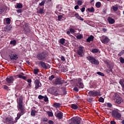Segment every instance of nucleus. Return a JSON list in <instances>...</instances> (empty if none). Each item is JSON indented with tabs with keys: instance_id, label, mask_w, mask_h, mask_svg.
Here are the masks:
<instances>
[{
	"instance_id": "f257e3e1",
	"label": "nucleus",
	"mask_w": 124,
	"mask_h": 124,
	"mask_svg": "<svg viewBox=\"0 0 124 124\" xmlns=\"http://www.w3.org/2000/svg\"><path fill=\"white\" fill-rule=\"evenodd\" d=\"M17 109L20 111L17 114V117H16L15 121H14L13 118L11 117H6L5 118V121L9 123V124H14L17 122L18 120L20 118L22 115H23L26 113V109L25 108L24 106L23 105V100L21 98H19L18 102H17Z\"/></svg>"
},
{
	"instance_id": "f03ea898",
	"label": "nucleus",
	"mask_w": 124,
	"mask_h": 124,
	"mask_svg": "<svg viewBox=\"0 0 124 124\" xmlns=\"http://www.w3.org/2000/svg\"><path fill=\"white\" fill-rule=\"evenodd\" d=\"M48 55V51H42V52H39L36 56L37 59L40 61L39 64H40L42 68L45 69V70H47L50 68L49 65L46 66V63L44 62V61L47 60Z\"/></svg>"
},
{
	"instance_id": "7ed1b4c3",
	"label": "nucleus",
	"mask_w": 124,
	"mask_h": 124,
	"mask_svg": "<svg viewBox=\"0 0 124 124\" xmlns=\"http://www.w3.org/2000/svg\"><path fill=\"white\" fill-rule=\"evenodd\" d=\"M111 115L113 118L116 119L117 120L120 119L122 117L121 113L119 112L118 109H114L112 110Z\"/></svg>"
},
{
	"instance_id": "20e7f679",
	"label": "nucleus",
	"mask_w": 124,
	"mask_h": 124,
	"mask_svg": "<svg viewBox=\"0 0 124 124\" xmlns=\"http://www.w3.org/2000/svg\"><path fill=\"white\" fill-rule=\"evenodd\" d=\"M87 59L93 64H96V65H98V64H99V61H97V60H96L94 57H93V56H88Z\"/></svg>"
},
{
	"instance_id": "39448f33",
	"label": "nucleus",
	"mask_w": 124,
	"mask_h": 124,
	"mask_svg": "<svg viewBox=\"0 0 124 124\" xmlns=\"http://www.w3.org/2000/svg\"><path fill=\"white\" fill-rule=\"evenodd\" d=\"M85 51V48L83 47V46H80L78 47L77 50V53L78 55H79L80 57H83V54Z\"/></svg>"
},
{
	"instance_id": "423d86ee",
	"label": "nucleus",
	"mask_w": 124,
	"mask_h": 124,
	"mask_svg": "<svg viewBox=\"0 0 124 124\" xmlns=\"http://www.w3.org/2000/svg\"><path fill=\"white\" fill-rule=\"evenodd\" d=\"M81 118L80 117H73L71 118V122L69 124H80Z\"/></svg>"
},
{
	"instance_id": "0eeeda50",
	"label": "nucleus",
	"mask_w": 124,
	"mask_h": 124,
	"mask_svg": "<svg viewBox=\"0 0 124 124\" xmlns=\"http://www.w3.org/2000/svg\"><path fill=\"white\" fill-rule=\"evenodd\" d=\"M31 27L29 25V24L28 23H27L26 22H24V31L26 33H29L31 32Z\"/></svg>"
},
{
	"instance_id": "6e6552de",
	"label": "nucleus",
	"mask_w": 124,
	"mask_h": 124,
	"mask_svg": "<svg viewBox=\"0 0 124 124\" xmlns=\"http://www.w3.org/2000/svg\"><path fill=\"white\" fill-rule=\"evenodd\" d=\"M88 94L90 97H95L96 96H99L100 95V92L99 91H95L93 90V91H90Z\"/></svg>"
},
{
	"instance_id": "1a4fd4ad",
	"label": "nucleus",
	"mask_w": 124,
	"mask_h": 124,
	"mask_svg": "<svg viewBox=\"0 0 124 124\" xmlns=\"http://www.w3.org/2000/svg\"><path fill=\"white\" fill-rule=\"evenodd\" d=\"M107 65L108 68V71L109 72H112V70L114 68V65L112 64V63H111V62H107Z\"/></svg>"
},
{
	"instance_id": "9d476101",
	"label": "nucleus",
	"mask_w": 124,
	"mask_h": 124,
	"mask_svg": "<svg viewBox=\"0 0 124 124\" xmlns=\"http://www.w3.org/2000/svg\"><path fill=\"white\" fill-rule=\"evenodd\" d=\"M54 83L57 85H62V84L63 83V80H62V78H56Z\"/></svg>"
},
{
	"instance_id": "9b49d317",
	"label": "nucleus",
	"mask_w": 124,
	"mask_h": 124,
	"mask_svg": "<svg viewBox=\"0 0 124 124\" xmlns=\"http://www.w3.org/2000/svg\"><path fill=\"white\" fill-rule=\"evenodd\" d=\"M115 99H116V102L117 104H119L123 102L122 98L118 97H119L118 94H115Z\"/></svg>"
},
{
	"instance_id": "f8f14e48",
	"label": "nucleus",
	"mask_w": 124,
	"mask_h": 124,
	"mask_svg": "<svg viewBox=\"0 0 124 124\" xmlns=\"http://www.w3.org/2000/svg\"><path fill=\"white\" fill-rule=\"evenodd\" d=\"M34 83H35V89H38L39 87H41L42 86V84L41 82H40L39 80H38V79H36L35 80Z\"/></svg>"
},
{
	"instance_id": "ddd939ff",
	"label": "nucleus",
	"mask_w": 124,
	"mask_h": 124,
	"mask_svg": "<svg viewBox=\"0 0 124 124\" xmlns=\"http://www.w3.org/2000/svg\"><path fill=\"white\" fill-rule=\"evenodd\" d=\"M73 14L74 16H75V17H76V18H77L79 20H81V21H84V18H82L81 16H80L79 14L78 13V12H76V11H75L74 12H73Z\"/></svg>"
},
{
	"instance_id": "4468645a",
	"label": "nucleus",
	"mask_w": 124,
	"mask_h": 124,
	"mask_svg": "<svg viewBox=\"0 0 124 124\" xmlns=\"http://www.w3.org/2000/svg\"><path fill=\"white\" fill-rule=\"evenodd\" d=\"M14 81L13 77H7L6 78V81L8 83H13Z\"/></svg>"
},
{
	"instance_id": "2eb2a0df",
	"label": "nucleus",
	"mask_w": 124,
	"mask_h": 124,
	"mask_svg": "<svg viewBox=\"0 0 124 124\" xmlns=\"http://www.w3.org/2000/svg\"><path fill=\"white\" fill-rule=\"evenodd\" d=\"M7 10V6L5 5H3L2 6L0 7V14H2L4 11H6Z\"/></svg>"
},
{
	"instance_id": "dca6fc26",
	"label": "nucleus",
	"mask_w": 124,
	"mask_h": 124,
	"mask_svg": "<svg viewBox=\"0 0 124 124\" xmlns=\"http://www.w3.org/2000/svg\"><path fill=\"white\" fill-rule=\"evenodd\" d=\"M110 39L108 37V36H106V37H104V38H103V39H101V42L102 43H104V44H106L107 43H108L109 42Z\"/></svg>"
},
{
	"instance_id": "f3484780",
	"label": "nucleus",
	"mask_w": 124,
	"mask_h": 124,
	"mask_svg": "<svg viewBox=\"0 0 124 124\" xmlns=\"http://www.w3.org/2000/svg\"><path fill=\"white\" fill-rule=\"evenodd\" d=\"M94 38V36L91 34L88 37V38L86 39V41L87 42H91V41H93Z\"/></svg>"
},
{
	"instance_id": "a211bd4d",
	"label": "nucleus",
	"mask_w": 124,
	"mask_h": 124,
	"mask_svg": "<svg viewBox=\"0 0 124 124\" xmlns=\"http://www.w3.org/2000/svg\"><path fill=\"white\" fill-rule=\"evenodd\" d=\"M108 21L109 23V24H114L115 23V21L113 18H112V17H110L109 16L108 18Z\"/></svg>"
},
{
	"instance_id": "6ab92c4d",
	"label": "nucleus",
	"mask_w": 124,
	"mask_h": 124,
	"mask_svg": "<svg viewBox=\"0 0 124 124\" xmlns=\"http://www.w3.org/2000/svg\"><path fill=\"white\" fill-rule=\"evenodd\" d=\"M55 115L58 118V119H62L63 113V112H58L57 114H55Z\"/></svg>"
},
{
	"instance_id": "aec40b11",
	"label": "nucleus",
	"mask_w": 124,
	"mask_h": 124,
	"mask_svg": "<svg viewBox=\"0 0 124 124\" xmlns=\"http://www.w3.org/2000/svg\"><path fill=\"white\" fill-rule=\"evenodd\" d=\"M12 28V26H11V25L10 26H5V27H4V30L5 31H11Z\"/></svg>"
},
{
	"instance_id": "412c9836",
	"label": "nucleus",
	"mask_w": 124,
	"mask_h": 124,
	"mask_svg": "<svg viewBox=\"0 0 124 124\" xmlns=\"http://www.w3.org/2000/svg\"><path fill=\"white\" fill-rule=\"evenodd\" d=\"M119 83L122 87L123 91H124V79L122 78V79H120Z\"/></svg>"
},
{
	"instance_id": "4be33fe9",
	"label": "nucleus",
	"mask_w": 124,
	"mask_h": 124,
	"mask_svg": "<svg viewBox=\"0 0 124 124\" xmlns=\"http://www.w3.org/2000/svg\"><path fill=\"white\" fill-rule=\"evenodd\" d=\"M10 58L11 60H17L18 59V55L17 54H11Z\"/></svg>"
},
{
	"instance_id": "5701e85b",
	"label": "nucleus",
	"mask_w": 124,
	"mask_h": 124,
	"mask_svg": "<svg viewBox=\"0 0 124 124\" xmlns=\"http://www.w3.org/2000/svg\"><path fill=\"white\" fill-rule=\"evenodd\" d=\"M70 108H73V109H78V107L76 104H73L72 105H71Z\"/></svg>"
},
{
	"instance_id": "b1692460",
	"label": "nucleus",
	"mask_w": 124,
	"mask_h": 124,
	"mask_svg": "<svg viewBox=\"0 0 124 124\" xmlns=\"http://www.w3.org/2000/svg\"><path fill=\"white\" fill-rule=\"evenodd\" d=\"M102 5V3L100 1H97L95 3V6L97 8H100Z\"/></svg>"
},
{
	"instance_id": "393cba45",
	"label": "nucleus",
	"mask_w": 124,
	"mask_h": 124,
	"mask_svg": "<svg viewBox=\"0 0 124 124\" xmlns=\"http://www.w3.org/2000/svg\"><path fill=\"white\" fill-rule=\"evenodd\" d=\"M87 10L89 12L93 13V12H94L95 9H94V7H93V6H92V7H89V8H87Z\"/></svg>"
},
{
	"instance_id": "a878e982",
	"label": "nucleus",
	"mask_w": 124,
	"mask_h": 124,
	"mask_svg": "<svg viewBox=\"0 0 124 124\" xmlns=\"http://www.w3.org/2000/svg\"><path fill=\"white\" fill-rule=\"evenodd\" d=\"M54 106L55 108H61V104H60V103H55L54 104Z\"/></svg>"
},
{
	"instance_id": "bb28decb",
	"label": "nucleus",
	"mask_w": 124,
	"mask_h": 124,
	"mask_svg": "<svg viewBox=\"0 0 124 124\" xmlns=\"http://www.w3.org/2000/svg\"><path fill=\"white\" fill-rule=\"evenodd\" d=\"M99 51V49L97 48H94V49H92L91 52H92V53H98Z\"/></svg>"
},
{
	"instance_id": "cd10ccee",
	"label": "nucleus",
	"mask_w": 124,
	"mask_h": 124,
	"mask_svg": "<svg viewBox=\"0 0 124 124\" xmlns=\"http://www.w3.org/2000/svg\"><path fill=\"white\" fill-rule=\"evenodd\" d=\"M37 111L36 110H34V109H32L31 114L32 116H35Z\"/></svg>"
},
{
	"instance_id": "c85d7f7f",
	"label": "nucleus",
	"mask_w": 124,
	"mask_h": 124,
	"mask_svg": "<svg viewBox=\"0 0 124 124\" xmlns=\"http://www.w3.org/2000/svg\"><path fill=\"white\" fill-rule=\"evenodd\" d=\"M37 12V13H39L40 14H43V13H44V8H40V10H38Z\"/></svg>"
},
{
	"instance_id": "c756f323",
	"label": "nucleus",
	"mask_w": 124,
	"mask_h": 124,
	"mask_svg": "<svg viewBox=\"0 0 124 124\" xmlns=\"http://www.w3.org/2000/svg\"><path fill=\"white\" fill-rule=\"evenodd\" d=\"M65 42V38H61V39H60V43H61V44L64 45Z\"/></svg>"
},
{
	"instance_id": "7c9ffc66",
	"label": "nucleus",
	"mask_w": 124,
	"mask_h": 124,
	"mask_svg": "<svg viewBox=\"0 0 124 124\" xmlns=\"http://www.w3.org/2000/svg\"><path fill=\"white\" fill-rule=\"evenodd\" d=\"M39 72V69H34L33 70V73L34 75H37Z\"/></svg>"
},
{
	"instance_id": "2f4dec72",
	"label": "nucleus",
	"mask_w": 124,
	"mask_h": 124,
	"mask_svg": "<svg viewBox=\"0 0 124 124\" xmlns=\"http://www.w3.org/2000/svg\"><path fill=\"white\" fill-rule=\"evenodd\" d=\"M11 21V20L10 18H7L5 20V22H6V24H10Z\"/></svg>"
},
{
	"instance_id": "473e14b6",
	"label": "nucleus",
	"mask_w": 124,
	"mask_h": 124,
	"mask_svg": "<svg viewBox=\"0 0 124 124\" xmlns=\"http://www.w3.org/2000/svg\"><path fill=\"white\" fill-rule=\"evenodd\" d=\"M76 37L78 39H81V38H83V36L82 34H78L77 35Z\"/></svg>"
},
{
	"instance_id": "72a5a7b5",
	"label": "nucleus",
	"mask_w": 124,
	"mask_h": 124,
	"mask_svg": "<svg viewBox=\"0 0 124 124\" xmlns=\"http://www.w3.org/2000/svg\"><path fill=\"white\" fill-rule=\"evenodd\" d=\"M16 41L15 40H11L10 41V44H12V45H16Z\"/></svg>"
},
{
	"instance_id": "f704fd0d",
	"label": "nucleus",
	"mask_w": 124,
	"mask_h": 124,
	"mask_svg": "<svg viewBox=\"0 0 124 124\" xmlns=\"http://www.w3.org/2000/svg\"><path fill=\"white\" fill-rule=\"evenodd\" d=\"M98 101L100 102L101 103H104V98H102V97H100L98 99Z\"/></svg>"
},
{
	"instance_id": "c9c22d12",
	"label": "nucleus",
	"mask_w": 124,
	"mask_h": 124,
	"mask_svg": "<svg viewBox=\"0 0 124 124\" xmlns=\"http://www.w3.org/2000/svg\"><path fill=\"white\" fill-rule=\"evenodd\" d=\"M16 6L18 8H22L23 7V4L22 3H17Z\"/></svg>"
},
{
	"instance_id": "e433bc0d",
	"label": "nucleus",
	"mask_w": 124,
	"mask_h": 124,
	"mask_svg": "<svg viewBox=\"0 0 124 124\" xmlns=\"http://www.w3.org/2000/svg\"><path fill=\"white\" fill-rule=\"evenodd\" d=\"M47 114L48 116H50V117H52L53 116V113L51 111H47Z\"/></svg>"
},
{
	"instance_id": "4c0bfd02",
	"label": "nucleus",
	"mask_w": 124,
	"mask_h": 124,
	"mask_svg": "<svg viewBox=\"0 0 124 124\" xmlns=\"http://www.w3.org/2000/svg\"><path fill=\"white\" fill-rule=\"evenodd\" d=\"M97 74L101 77H105L104 74H103V73H101V72H97Z\"/></svg>"
},
{
	"instance_id": "58836bf2",
	"label": "nucleus",
	"mask_w": 124,
	"mask_h": 124,
	"mask_svg": "<svg viewBox=\"0 0 124 124\" xmlns=\"http://www.w3.org/2000/svg\"><path fill=\"white\" fill-rule=\"evenodd\" d=\"M55 78L54 76L52 75L50 77H49L48 80H50V81H52V80H53V79Z\"/></svg>"
},
{
	"instance_id": "ea45409f",
	"label": "nucleus",
	"mask_w": 124,
	"mask_h": 124,
	"mask_svg": "<svg viewBox=\"0 0 124 124\" xmlns=\"http://www.w3.org/2000/svg\"><path fill=\"white\" fill-rule=\"evenodd\" d=\"M45 2H46V0H43L41 2H40V3H39V5H40V6H42L43 5H44Z\"/></svg>"
},
{
	"instance_id": "a19ab883",
	"label": "nucleus",
	"mask_w": 124,
	"mask_h": 124,
	"mask_svg": "<svg viewBox=\"0 0 124 124\" xmlns=\"http://www.w3.org/2000/svg\"><path fill=\"white\" fill-rule=\"evenodd\" d=\"M84 85L83 83H82V81H80L79 88H84Z\"/></svg>"
},
{
	"instance_id": "79ce46f5",
	"label": "nucleus",
	"mask_w": 124,
	"mask_h": 124,
	"mask_svg": "<svg viewBox=\"0 0 124 124\" xmlns=\"http://www.w3.org/2000/svg\"><path fill=\"white\" fill-rule=\"evenodd\" d=\"M82 81V79L81 78H78V86H79V87L80 86V82Z\"/></svg>"
},
{
	"instance_id": "37998d69",
	"label": "nucleus",
	"mask_w": 124,
	"mask_h": 124,
	"mask_svg": "<svg viewBox=\"0 0 124 124\" xmlns=\"http://www.w3.org/2000/svg\"><path fill=\"white\" fill-rule=\"evenodd\" d=\"M69 31L71 33L75 32L74 29H73L72 28H70V29H69Z\"/></svg>"
},
{
	"instance_id": "c03bdc74",
	"label": "nucleus",
	"mask_w": 124,
	"mask_h": 124,
	"mask_svg": "<svg viewBox=\"0 0 124 124\" xmlns=\"http://www.w3.org/2000/svg\"><path fill=\"white\" fill-rule=\"evenodd\" d=\"M77 3L78 4V5H82V0H78L77 1Z\"/></svg>"
},
{
	"instance_id": "a18cd8bd",
	"label": "nucleus",
	"mask_w": 124,
	"mask_h": 124,
	"mask_svg": "<svg viewBox=\"0 0 124 124\" xmlns=\"http://www.w3.org/2000/svg\"><path fill=\"white\" fill-rule=\"evenodd\" d=\"M112 9L114 11H117V10H118V7L117 6H113Z\"/></svg>"
},
{
	"instance_id": "49530a36",
	"label": "nucleus",
	"mask_w": 124,
	"mask_h": 124,
	"mask_svg": "<svg viewBox=\"0 0 124 124\" xmlns=\"http://www.w3.org/2000/svg\"><path fill=\"white\" fill-rule=\"evenodd\" d=\"M67 71H68V69H67V68H63L62 69V72H65V73H66V72H67Z\"/></svg>"
},
{
	"instance_id": "de8ad7c7",
	"label": "nucleus",
	"mask_w": 124,
	"mask_h": 124,
	"mask_svg": "<svg viewBox=\"0 0 124 124\" xmlns=\"http://www.w3.org/2000/svg\"><path fill=\"white\" fill-rule=\"evenodd\" d=\"M44 96H42V95H39L38 96V99L39 100H42V99H44Z\"/></svg>"
},
{
	"instance_id": "09e8293b",
	"label": "nucleus",
	"mask_w": 124,
	"mask_h": 124,
	"mask_svg": "<svg viewBox=\"0 0 124 124\" xmlns=\"http://www.w3.org/2000/svg\"><path fill=\"white\" fill-rule=\"evenodd\" d=\"M62 18V15H59L58 17V21H61Z\"/></svg>"
},
{
	"instance_id": "8fccbe9b",
	"label": "nucleus",
	"mask_w": 124,
	"mask_h": 124,
	"mask_svg": "<svg viewBox=\"0 0 124 124\" xmlns=\"http://www.w3.org/2000/svg\"><path fill=\"white\" fill-rule=\"evenodd\" d=\"M120 62H122V63H124V59L123 57H120Z\"/></svg>"
},
{
	"instance_id": "3c124183",
	"label": "nucleus",
	"mask_w": 124,
	"mask_h": 124,
	"mask_svg": "<svg viewBox=\"0 0 124 124\" xmlns=\"http://www.w3.org/2000/svg\"><path fill=\"white\" fill-rule=\"evenodd\" d=\"M44 101L45 102H48V98H47V96H45V97H44Z\"/></svg>"
},
{
	"instance_id": "603ef678",
	"label": "nucleus",
	"mask_w": 124,
	"mask_h": 124,
	"mask_svg": "<svg viewBox=\"0 0 124 124\" xmlns=\"http://www.w3.org/2000/svg\"><path fill=\"white\" fill-rule=\"evenodd\" d=\"M124 50H122L120 53L118 55V56H122V55H124Z\"/></svg>"
},
{
	"instance_id": "864d4df0",
	"label": "nucleus",
	"mask_w": 124,
	"mask_h": 124,
	"mask_svg": "<svg viewBox=\"0 0 124 124\" xmlns=\"http://www.w3.org/2000/svg\"><path fill=\"white\" fill-rule=\"evenodd\" d=\"M74 91H75L76 92H78L79 89H78V87H74Z\"/></svg>"
},
{
	"instance_id": "5fc2aeb1",
	"label": "nucleus",
	"mask_w": 124,
	"mask_h": 124,
	"mask_svg": "<svg viewBox=\"0 0 124 124\" xmlns=\"http://www.w3.org/2000/svg\"><path fill=\"white\" fill-rule=\"evenodd\" d=\"M112 106V104H111L110 103H108L107 107H108V108H111Z\"/></svg>"
},
{
	"instance_id": "6e6d98bb",
	"label": "nucleus",
	"mask_w": 124,
	"mask_h": 124,
	"mask_svg": "<svg viewBox=\"0 0 124 124\" xmlns=\"http://www.w3.org/2000/svg\"><path fill=\"white\" fill-rule=\"evenodd\" d=\"M74 8H75V9H79V6L78 4L75 5V6L74 7Z\"/></svg>"
},
{
	"instance_id": "4d7b16f0",
	"label": "nucleus",
	"mask_w": 124,
	"mask_h": 124,
	"mask_svg": "<svg viewBox=\"0 0 124 124\" xmlns=\"http://www.w3.org/2000/svg\"><path fill=\"white\" fill-rule=\"evenodd\" d=\"M88 102L89 103H92L93 99H92V98H89V99H88Z\"/></svg>"
},
{
	"instance_id": "13d9d810",
	"label": "nucleus",
	"mask_w": 124,
	"mask_h": 124,
	"mask_svg": "<svg viewBox=\"0 0 124 124\" xmlns=\"http://www.w3.org/2000/svg\"><path fill=\"white\" fill-rule=\"evenodd\" d=\"M80 10L81 12H84L85 10V7H82L81 8H80Z\"/></svg>"
},
{
	"instance_id": "bf43d9fd",
	"label": "nucleus",
	"mask_w": 124,
	"mask_h": 124,
	"mask_svg": "<svg viewBox=\"0 0 124 124\" xmlns=\"http://www.w3.org/2000/svg\"><path fill=\"white\" fill-rule=\"evenodd\" d=\"M16 77H18L19 78H23V76H22L21 74V75H17Z\"/></svg>"
},
{
	"instance_id": "052dcab7",
	"label": "nucleus",
	"mask_w": 124,
	"mask_h": 124,
	"mask_svg": "<svg viewBox=\"0 0 124 124\" xmlns=\"http://www.w3.org/2000/svg\"><path fill=\"white\" fill-rule=\"evenodd\" d=\"M61 61H63V62L65 61V58L64 56H61Z\"/></svg>"
},
{
	"instance_id": "680f3d73",
	"label": "nucleus",
	"mask_w": 124,
	"mask_h": 124,
	"mask_svg": "<svg viewBox=\"0 0 124 124\" xmlns=\"http://www.w3.org/2000/svg\"><path fill=\"white\" fill-rule=\"evenodd\" d=\"M3 88H4V89H5L6 90H8V89H9V87H8V86H7V85H4Z\"/></svg>"
},
{
	"instance_id": "e2e57ef3",
	"label": "nucleus",
	"mask_w": 124,
	"mask_h": 124,
	"mask_svg": "<svg viewBox=\"0 0 124 124\" xmlns=\"http://www.w3.org/2000/svg\"><path fill=\"white\" fill-rule=\"evenodd\" d=\"M48 124H54V122H53V121H52V120H49Z\"/></svg>"
},
{
	"instance_id": "0e129e2a",
	"label": "nucleus",
	"mask_w": 124,
	"mask_h": 124,
	"mask_svg": "<svg viewBox=\"0 0 124 124\" xmlns=\"http://www.w3.org/2000/svg\"><path fill=\"white\" fill-rule=\"evenodd\" d=\"M90 87H91V88L95 89V88H96V85H92L91 86H90Z\"/></svg>"
},
{
	"instance_id": "69168bd1",
	"label": "nucleus",
	"mask_w": 124,
	"mask_h": 124,
	"mask_svg": "<svg viewBox=\"0 0 124 124\" xmlns=\"http://www.w3.org/2000/svg\"><path fill=\"white\" fill-rule=\"evenodd\" d=\"M70 32H71L70 31H66V33H67L68 35H71V34H70Z\"/></svg>"
},
{
	"instance_id": "338daca9",
	"label": "nucleus",
	"mask_w": 124,
	"mask_h": 124,
	"mask_svg": "<svg viewBox=\"0 0 124 124\" xmlns=\"http://www.w3.org/2000/svg\"><path fill=\"white\" fill-rule=\"evenodd\" d=\"M63 95H66L67 93H66V91L65 89H64L63 90Z\"/></svg>"
},
{
	"instance_id": "774afa93",
	"label": "nucleus",
	"mask_w": 124,
	"mask_h": 124,
	"mask_svg": "<svg viewBox=\"0 0 124 124\" xmlns=\"http://www.w3.org/2000/svg\"><path fill=\"white\" fill-rule=\"evenodd\" d=\"M110 124H116V122L114 121H110Z\"/></svg>"
}]
</instances>
